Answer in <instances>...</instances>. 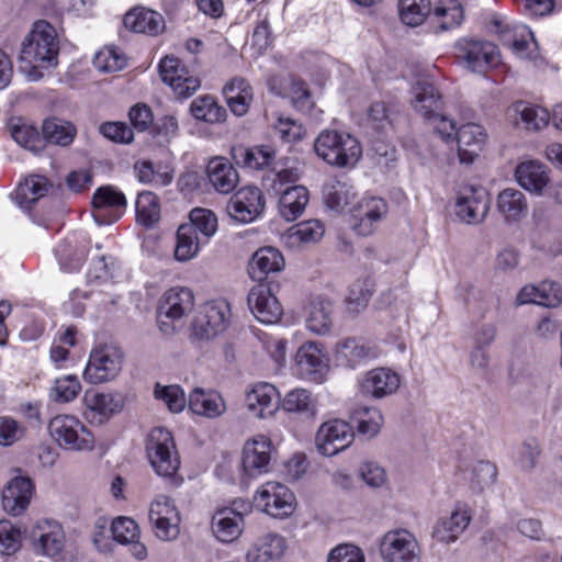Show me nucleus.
I'll return each mask as SVG.
<instances>
[{
  "instance_id": "3",
  "label": "nucleus",
  "mask_w": 562,
  "mask_h": 562,
  "mask_svg": "<svg viewBox=\"0 0 562 562\" xmlns=\"http://www.w3.org/2000/svg\"><path fill=\"white\" fill-rule=\"evenodd\" d=\"M146 452L155 472L171 477L180 467V459L171 432L162 427L154 428L147 438Z\"/></svg>"
},
{
  "instance_id": "49",
  "label": "nucleus",
  "mask_w": 562,
  "mask_h": 562,
  "mask_svg": "<svg viewBox=\"0 0 562 562\" xmlns=\"http://www.w3.org/2000/svg\"><path fill=\"white\" fill-rule=\"evenodd\" d=\"M191 114L206 123H221L226 119V110L220 106L212 95H202L194 99L190 104Z\"/></svg>"
},
{
  "instance_id": "62",
  "label": "nucleus",
  "mask_w": 562,
  "mask_h": 562,
  "mask_svg": "<svg viewBox=\"0 0 562 562\" xmlns=\"http://www.w3.org/2000/svg\"><path fill=\"white\" fill-rule=\"evenodd\" d=\"M111 532L114 540L126 544L139 538V529L137 524L127 517H119L111 525Z\"/></svg>"
},
{
  "instance_id": "36",
  "label": "nucleus",
  "mask_w": 562,
  "mask_h": 562,
  "mask_svg": "<svg viewBox=\"0 0 562 562\" xmlns=\"http://www.w3.org/2000/svg\"><path fill=\"white\" fill-rule=\"evenodd\" d=\"M497 211L505 222H518L528 213V203L525 194L515 188H506L497 195Z\"/></svg>"
},
{
  "instance_id": "39",
  "label": "nucleus",
  "mask_w": 562,
  "mask_h": 562,
  "mask_svg": "<svg viewBox=\"0 0 562 562\" xmlns=\"http://www.w3.org/2000/svg\"><path fill=\"white\" fill-rule=\"evenodd\" d=\"M223 93L235 115L243 116L247 113L252 101V89L246 79L241 77L233 78L225 85Z\"/></svg>"
},
{
  "instance_id": "9",
  "label": "nucleus",
  "mask_w": 562,
  "mask_h": 562,
  "mask_svg": "<svg viewBox=\"0 0 562 562\" xmlns=\"http://www.w3.org/2000/svg\"><path fill=\"white\" fill-rule=\"evenodd\" d=\"M454 50L456 57L472 71L482 72L498 64V49L491 42L460 38Z\"/></svg>"
},
{
  "instance_id": "44",
  "label": "nucleus",
  "mask_w": 562,
  "mask_h": 562,
  "mask_svg": "<svg viewBox=\"0 0 562 562\" xmlns=\"http://www.w3.org/2000/svg\"><path fill=\"white\" fill-rule=\"evenodd\" d=\"M355 187L346 180H335L324 190L325 204L336 211L344 212L352 204L356 198Z\"/></svg>"
},
{
  "instance_id": "47",
  "label": "nucleus",
  "mask_w": 562,
  "mask_h": 562,
  "mask_svg": "<svg viewBox=\"0 0 562 562\" xmlns=\"http://www.w3.org/2000/svg\"><path fill=\"white\" fill-rule=\"evenodd\" d=\"M42 132L46 142L61 147L69 146L77 135V128L72 123L57 117L45 120Z\"/></svg>"
},
{
  "instance_id": "17",
  "label": "nucleus",
  "mask_w": 562,
  "mask_h": 562,
  "mask_svg": "<svg viewBox=\"0 0 562 562\" xmlns=\"http://www.w3.org/2000/svg\"><path fill=\"white\" fill-rule=\"evenodd\" d=\"M245 405L252 417L258 419L272 417L280 408V393L270 383H257L246 393Z\"/></svg>"
},
{
  "instance_id": "53",
  "label": "nucleus",
  "mask_w": 562,
  "mask_h": 562,
  "mask_svg": "<svg viewBox=\"0 0 562 562\" xmlns=\"http://www.w3.org/2000/svg\"><path fill=\"white\" fill-rule=\"evenodd\" d=\"M135 207L137 221L146 227L154 225L160 218L158 196L150 191H144L137 195Z\"/></svg>"
},
{
  "instance_id": "32",
  "label": "nucleus",
  "mask_w": 562,
  "mask_h": 562,
  "mask_svg": "<svg viewBox=\"0 0 562 562\" xmlns=\"http://www.w3.org/2000/svg\"><path fill=\"white\" fill-rule=\"evenodd\" d=\"M194 305L193 293L188 288H171L162 296L159 305V315L171 319H180L192 311Z\"/></svg>"
},
{
  "instance_id": "15",
  "label": "nucleus",
  "mask_w": 562,
  "mask_h": 562,
  "mask_svg": "<svg viewBox=\"0 0 562 562\" xmlns=\"http://www.w3.org/2000/svg\"><path fill=\"white\" fill-rule=\"evenodd\" d=\"M265 209V198L261 190L255 186L239 189L227 202L228 215L239 223L255 221Z\"/></svg>"
},
{
  "instance_id": "63",
  "label": "nucleus",
  "mask_w": 562,
  "mask_h": 562,
  "mask_svg": "<svg viewBox=\"0 0 562 562\" xmlns=\"http://www.w3.org/2000/svg\"><path fill=\"white\" fill-rule=\"evenodd\" d=\"M272 169L276 172V181L280 184L295 183L302 175L300 164L289 158L274 162Z\"/></svg>"
},
{
  "instance_id": "11",
  "label": "nucleus",
  "mask_w": 562,
  "mask_h": 562,
  "mask_svg": "<svg viewBox=\"0 0 562 562\" xmlns=\"http://www.w3.org/2000/svg\"><path fill=\"white\" fill-rule=\"evenodd\" d=\"M255 502L268 515L284 518L294 512L295 497L285 485L270 481L258 490Z\"/></svg>"
},
{
  "instance_id": "46",
  "label": "nucleus",
  "mask_w": 562,
  "mask_h": 562,
  "mask_svg": "<svg viewBox=\"0 0 562 562\" xmlns=\"http://www.w3.org/2000/svg\"><path fill=\"white\" fill-rule=\"evenodd\" d=\"M430 13L441 31L459 26L464 18L463 8L458 0H439Z\"/></svg>"
},
{
  "instance_id": "57",
  "label": "nucleus",
  "mask_w": 562,
  "mask_h": 562,
  "mask_svg": "<svg viewBox=\"0 0 562 562\" xmlns=\"http://www.w3.org/2000/svg\"><path fill=\"white\" fill-rule=\"evenodd\" d=\"M373 294L371 284L368 281H357L349 290L346 299L347 307L350 313L358 314L364 310Z\"/></svg>"
},
{
  "instance_id": "38",
  "label": "nucleus",
  "mask_w": 562,
  "mask_h": 562,
  "mask_svg": "<svg viewBox=\"0 0 562 562\" xmlns=\"http://www.w3.org/2000/svg\"><path fill=\"white\" fill-rule=\"evenodd\" d=\"M49 188L50 184L45 177L32 175L19 184L13 199L22 210L30 211L35 202L48 193Z\"/></svg>"
},
{
  "instance_id": "20",
  "label": "nucleus",
  "mask_w": 562,
  "mask_h": 562,
  "mask_svg": "<svg viewBox=\"0 0 562 562\" xmlns=\"http://www.w3.org/2000/svg\"><path fill=\"white\" fill-rule=\"evenodd\" d=\"M271 459V441L268 437L259 435L248 440L243 449V470L248 476H258L267 473Z\"/></svg>"
},
{
  "instance_id": "14",
  "label": "nucleus",
  "mask_w": 562,
  "mask_h": 562,
  "mask_svg": "<svg viewBox=\"0 0 562 562\" xmlns=\"http://www.w3.org/2000/svg\"><path fill=\"white\" fill-rule=\"evenodd\" d=\"M352 427L345 420L331 419L321 425L316 434L318 451L327 457L337 454L353 441Z\"/></svg>"
},
{
  "instance_id": "13",
  "label": "nucleus",
  "mask_w": 562,
  "mask_h": 562,
  "mask_svg": "<svg viewBox=\"0 0 562 562\" xmlns=\"http://www.w3.org/2000/svg\"><path fill=\"white\" fill-rule=\"evenodd\" d=\"M92 216L98 225L116 222L126 209V199L122 191L112 186L98 188L92 195Z\"/></svg>"
},
{
  "instance_id": "25",
  "label": "nucleus",
  "mask_w": 562,
  "mask_h": 562,
  "mask_svg": "<svg viewBox=\"0 0 562 562\" xmlns=\"http://www.w3.org/2000/svg\"><path fill=\"white\" fill-rule=\"evenodd\" d=\"M471 521L470 509L467 505H458L449 517L437 521L432 537L443 543L457 541L459 536L468 528Z\"/></svg>"
},
{
  "instance_id": "61",
  "label": "nucleus",
  "mask_w": 562,
  "mask_h": 562,
  "mask_svg": "<svg viewBox=\"0 0 562 562\" xmlns=\"http://www.w3.org/2000/svg\"><path fill=\"white\" fill-rule=\"evenodd\" d=\"M179 512L173 501L167 496L157 497L149 508V520L151 524H162V520H177Z\"/></svg>"
},
{
  "instance_id": "43",
  "label": "nucleus",
  "mask_w": 562,
  "mask_h": 562,
  "mask_svg": "<svg viewBox=\"0 0 562 562\" xmlns=\"http://www.w3.org/2000/svg\"><path fill=\"white\" fill-rule=\"evenodd\" d=\"M237 164L250 169H263L274 164L276 150L270 146L239 147L234 149Z\"/></svg>"
},
{
  "instance_id": "41",
  "label": "nucleus",
  "mask_w": 562,
  "mask_h": 562,
  "mask_svg": "<svg viewBox=\"0 0 562 562\" xmlns=\"http://www.w3.org/2000/svg\"><path fill=\"white\" fill-rule=\"evenodd\" d=\"M310 193L303 186H292L285 189L279 199V213L288 222L301 216L308 203Z\"/></svg>"
},
{
  "instance_id": "18",
  "label": "nucleus",
  "mask_w": 562,
  "mask_h": 562,
  "mask_svg": "<svg viewBox=\"0 0 562 562\" xmlns=\"http://www.w3.org/2000/svg\"><path fill=\"white\" fill-rule=\"evenodd\" d=\"M247 301L255 317L263 324H276L283 314L281 303L266 284L252 286Z\"/></svg>"
},
{
  "instance_id": "30",
  "label": "nucleus",
  "mask_w": 562,
  "mask_h": 562,
  "mask_svg": "<svg viewBox=\"0 0 562 562\" xmlns=\"http://www.w3.org/2000/svg\"><path fill=\"white\" fill-rule=\"evenodd\" d=\"M286 550L285 539L274 532L259 537L247 551V562H270L280 559Z\"/></svg>"
},
{
  "instance_id": "24",
  "label": "nucleus",
  "mask_w": 562,
  "mask_h": 562,
  "mask_svg": "<svg viewBox=\"0 0 562 562\" xmlns=\"http://www.w3.org/2000/svg\"><path fill=\"white\" fill-rule=\"evenodd\" d=\"M514 176L521 188L536 195H542L550 182L549 170L538 160L520 162Z\"/></svg>"
},
{
  "instance_id": "56",
  "label": "nucleus",
  "mask_w": 562,
  "mask_h": 562,
  "mask_svg": "<svg viewBox=\"0 0 562 562\" xmlns=\"http://www.w3.org/2000/svg\"><path fill=\"white\" fill-rule=\"evenodd\" d=\"M81 391V384L74 374L57 378L50 390V397L55 402L68 403L75 400Z\"/></svg>"
},
{
  "instance_id": "16",
  "label": "nucleus",
  "mask_w": 562,
  "mask_h": 562,
  "mask_svg": "<svg viewBox=\"0 0 562 562\" xmlns=\"http://www.w3.org/2000/svg\"><path fill=\"white\" fill-rule=\"evenodd\" d=\"M158 69L161 80L181 98H189L201 86L200 79L190 75L176 57L166 56L162 58Z\"/></svg>"
},
{
  "instance_id": "8",
  "label": "nucleus",
  "mask_w": 562,
  "mask_h": 562,
  "mask_svg": "<svg viewBox=\"0 0 562 562\" xmlns=\"http://www.w3.org/2000/svg\"><path fill=\"white\" fill-rule=\"evenodd\" d=\"M352 216V229L360 236H370L389 212L387 202L374 195H364L349 209Z\"/></svg>"
},
{
  "instance_id": "2",
  "label": "nucleus",
  "mask_w": 562,
  "mask_h": 562,
  "mask_svg": "<svg viewBox=\"0 0 562 562\" xmlns=\"http://www.w3.org/2000/svg\"><path fill=\"white\" fill-rule=\"evenodd\" d=\"M316 155L326 164L339 168H352L362 156L359 140L349 133L324 130L314 142Z\"/></svg>"
},
{
  "instance_id": "23",
  "label": "nucleus",
  "mask_w": 562,
  "mask_h": 562,
  "mask_svg": "<svg viewBox=\"0 0 562 562\" xmlns=\"http://www.w3.org/2000/svg\"><path fill=\"white\" fill-rule=\"evenodd\" d=\"M507 114L515 126L527 131H540L550 122L547 109L524 101H518L509 106Z\"/></svg>"
},
{
  "instance_id": "55",
  "label": "nucleus",
  "mask_w": 562,
  "mask_h": 562,
  "mask_svg": "<svg viewBox=\"0 0 562 562\" xmlns=\"http://www.w3.org/2000/svg\"><path fill=\"white\" fill-rule=\"evenodd\" d=\"M189 220L184 225H191L194 234L200 232L206 240L217 231V217L211 210L195 207L190 212Z\"/></svg>"
},
{
  "instance_id": "51",
  "label": "nucleus",
  "mask_w": 562,
  "mask_h": 562,
  "mask_svg": "<svg viewBox=\"0 0 562 562\" xmlns=\"http://www.w3.org/2000/svg\"><path fill=\"white\" fill-rule=\"evenodd\" d=\"M60 267L68 272L78 270L86 260L87 249L85 245L72 244L69 240L60 243L55 249Z\"/></svg>"
},
{
  "instance_id": "35",
  "label": "nucleus",
  "mask_w": 562,
  "mask_h": 562,
  "mask_svg": "<svg viewBox=\"0 0 562 562\" xmlns=\"http://www.w3.org/2000/svg\"><path fill=\"white\" fill-rule=\"evenodd\" d=\"M324 233L325 227L321 221H303L289 228L282 236V241L290 248H300L303 245L319 241Z\"/></svg>"
},
{
  "instance_id": "50",
  "label": "nucleus",
  "mask_w": 562,
  "mask_h": 562,
  "mask_svg": "<svg viewBox=\"0 0 562 562\" xmlns=\"http://www.w3.org/2000/svg\"><path fill=\"white\" fill-rule=\"evenodd\" d=\"M200 244L201 240L191 225H180L177 231L175 258L181 262L194 258L200 250Z\"/></svg>"
},
{
  "instance_id": "59",
  "label": "nucleus",
  "mask_w": 562,
  "mask_h": 562,
  "mask_svg": "<svg viewBox=\"0 0 562 562\" xmlns=\"http://www.w3.org/2000/svg\"><path fill=\"white\" fill-rule=\"evenodd\" d=\"M154 393L156 398L161 400L173 413L182 412L186 407L187 400L179 385L160 386L157 384Z\"/></svg>"
},
{
  "instance_id": "42",
  "label": "nucleus",
  "mask_w": 562,
  "mask_h": 562,
  "mask_svg": "<svg viewBox=\"0 0 562 562\" xmlns=\"http://www.w3.org/2000/svg\"><path fill=\"white\" fill-rule=\"evenodd\" d=\"M280 405L285 412L297 414L306 419H314L317 414V402L305 389L288 392Z\"/></svg>"
},
{
  "instance_id": "26",
  "label": "nucleus",
  "mask_w": 562,
  "mask_h": 562,
  "mask_svg": "<svg viewBox=\"0 0 562 562\" xmlns=\"http://www.w3.org/2000/svg\"><path fill=\"white\" fill-rule=\"evenodd\" d=\"M206 176L215 191L221 194L231 193L239 181L236 168L224 157H214L209 161Z\"/></svg>"
},
{
  "instance_id": "12",
  "label": "nucleus",
  "mask_w": 562,
  "mask_h": 562,
  "mask_svg": "<svg viewBox=\"0 0 562 562\" xmlns=\"http://www.w3.org/2000/svg\"><path fill=\"white\" fill-rule=\"evenodd\" d=\"M490 200L483 188L463 186L458 192L454 204L457 217L467 224H479L487 215Z\"/></svg>"
},
{
  "instance_id": "37",
  "label": "nucleus",
  "mask_w": 562,
  "mask_h": 562,
  "mask_svg": "<svg viewBox=\"0 0 562 562\" xmlns=\"http://www.w3.org/2000/svg\"><path fill=\"white\" fill-rule=\"evenodd\" d=\"M412 105L427 121L440 113L441 100L436 87L426 81L417 82L413 89Z\"/></svg>"
},
{
  "instance_id": "10",
  "label": "nucleus",
  "mask_w": 562,
  "mask_h": 562,
  "mask_svg": "<svg viewBox=\"0 0 562 562\" xmlns=\"http://www.w3.org/2000/svg\"><path fill=\"white\" fill-rule=\"evenodd\" d=\"M250 510L251 506L244 502H234V507L217 509L211 521L212 533L224 543L237 540L245 527L244 515Z\"/></svg>"
},
{
  "instance_id": "58",
  "label": "nucleus",
  "mask_w": 562,
  "mask_h": 562,
  "mask_svg": "<svg viewBox=\"0 0 562 562\" xmlns=\"http://www.w3.org/2000/svg\"><path fill=\"white\" fill-rule=\"evenodd\" d=\"M26 428L23 423L11 416H0V446L10 447L24 438Z\"/></svg>"
},
{
  "instance_id": "60",
  "label": "nucleus",
  "mask_w": 562,
  "mask_h": 562,
  "mask_svg": "<svg viewBox=\"0 0 562 562\" xmlns=\"http://www.w3.org/2000/svg\"><path fill=\"white\" fill-rule=\"evenodd\" d=\"M497 469L488 461H479L472 469L471 487L473 491L482 492L492 485L496 479Z\"/></svg>"
},
{
  "instance_id": "54",
  "label": "nucleus",
  "mask_w": 562,
  "mask_h": 562,
  "mask_svg": "<svg viewBox=\"0 0 562 562\" xmlns=\"http://www.w3.org/2000/svg\"><path fill=\"white\" fill-rule=\"evenodd\" d=\"M126 56L116 47L106 46L93 58V66L101 72H115L126 66Z\"/></svg>"
},
{
  "instance_id": "19",
  "label": "nucleus",
  "mask_w": 562,
  "mask_h": 562,
  "mask_svg": "<svg viewBox=\"0 0 562 562\" xmlns=\"http://www.w3.org/2000/svg\"><path fill=\"white\" fill-rule=\"evenodd\" d=\"M31 538L35 550L47 557L57 555L66 541L61 525L52 519L37 521L31 531Z\"/></svg>"
},
{
  "instance_id": "45",
  "label": "nucleus",
  "mask_w": 562,
  "mask_h": 562,
  "mask_svg": "<svg viewBox=\"0 0 562 562\" xmlns=\"http://www.w3.org/2000/svg\"><path fill=\"white\" fill-rule=\"evenodd\" d=\"M333 324V304L329 300L316 297L310 304L306 319L307 328L317 334L328 333Z\"/></svg>"
},
{
  "instance_id": "28",
  "label": "nucleus",
  "mask_w": 562,
  "mask_h": 562,
  "mask_svg": "<svg viewBox=\"0 0 562 562\" xmlns=\"http://www.w3.org/2000/svg\"><path fill=\"white\" fill-rule=\"evenodd\" d=\"M190 411L206 418H217L226 412L222 395L213 390L194 389L188 400Z\"/></svg>"
},
{
  "instance_id": "33",
  "label": "nucleus",
  "mask_w": 562,
  "mask_h": 562,
  "mask_svg": "<svg viewBox=\"0 0 562 562\" xmlns=\"http://www.w3.org/2000/svg\"><path fill=\"white\" fill-rule=\"evenodd\" d=\"M299 372L304 378L318 381L327 364L319 346L315 342L302 345L295 356Z\"/></svg>"
},
{
  "instance_id": "1",
  "label": "nucleus",
  "mask_w": 562,
  "mask_h": 562,
  "mask_svg": "<svg viewBox=\"0 0 562 562\" xmlns=\"http://www.w3.org/2000/svg\"><path fill=\"white\" fill-rule=\"evenodd\" d=\"M59 42L55 27L40 20L22 42L20 53V69L30 80L37 81L43 77V69L57 65Z\"/></svg>"
},
{
  "instance_id": "40",
  "label": "nucleus",
  "mask_w": 562,
  "mask_h": 562,
  "mask_svg": "<svg viewBox=\"0 0 562 562\" xmlns=\"http://www.w3.org/2000/svg\"><path fill=\"white\" fill-rule=\"evenodd\" d=\"M376 356L375 349L360 339L346 338L337 344L336 359L342 366L355 368L362 361Z\"/></svg>"
},
{
  "instance_id": "6",
  "label": "nucleus",
  "mask_w": 562,
  "mask_h": 562,
  "mask_svg": "<svg viewBox=\"0 0 562 562\" xmlns=\"http://www.w3.org/2000/svg\"><path fill=\"white\" fill-rule=\"evenodd\" d=\"M52 438L59 447L68 450H91L94 437L91 431L75 416L58 415L48 425Z\"/></svg>"
},
{
  "instance_id": "5",
  "label": "nucleus",
  "mask_w": 562,
  "mask_h": 562,
  "mask_svg": "<svg viewBox=\"0 0 562 562\" xmlns=\"http://www.w3.org/2000/svg\"><path fill=\"white\" fill-rule=\"evenodd\" d=\"M124 353L114 345L94 347L83 371V379L90 384L114 380L121 372Z\"/></svg>"
},
{
  "instance_id": "48",
  "label": "nucleus",
  "mask_w": 562,
  "mask_h": 562,
  "mask_svg": "<svg viewBox=\"0 0 562 562\" xmlns=\"http://www.w3.org/2000/svg\"><path fill=\"white\" fill-rule=\"evenodd\" d=\"M8 128L12 138L23 148L32 153L42 150L44 146L43 138L31 124L21 119H13L9 122Z\"/></svg>"
},
{
  "instance_id": "22",
  "label": "nucleus",
  "mask_w": 562,
  "mask_h": 562,
  "mask_svg": "<svg viewBox=\"0 0 562 562\" xmlns=\"http://www.w3.org/2000/svg\"><path fill=\"white\" fill-rule=\"evenodd\" d=\"M83 404L85 417L91 423L97 424H102L123 408V400L120 395L100 393L93 390L86 391Z\"/></svg>"
},
{
  "instance_id": "21",
  "label": "nucleus",
  "mask_w": 562,
  "mask_h": 562,
  "mask_svg": "<svg viewBox=\"0 0 562 562\" xmlns=\"http://www.w3.org/2000/svg\"><path fill=\"white\" fill-rule=\"evenodd\" d=\"M401 385V376L389 368H375L368 371L359 383L364 396L375 400L394 394Z\"/></svg>"
},
{
  "instance_id": "7",
  "label": "nucleus",
  "mask_w": 562,
  "mask_h": 562,
  "mask_svg": "<svg viewBox=\"0 0 562 562\" xmlns=\"http://www.w3.org/2000/svg\"><path fill=\"white\" fill-rule=\"evenodd\" d=\"M384 562H420L422 551L416 538L405 529L387 531L380 541Z\"/></svg>"
},
{
  "instance_id": "52",
  "label": "nucleus",
  "mask_w": 562,
  "mask_h": 562,
  "mask_svg": "<svg viewBox=\"0 0 562 562\" xmlns=\"http://www.w3.org/2000/svg\"><path fill=\"white\" fill-rule=\"evenodd\" d=\"M430 12V0H398L401 21L408 26L420 25Z\"/></svg>"
},
{
  "instance_id": "29",
  "label": "nucleus",
  "mask_w": 562,
  "mask_h": 562,
  "mask_svg": "<svg viewBox=\"0 0 562 562\" xmlns=\"http://www.w3.org/2000/svg\"><path fill=\"white\" fill-rule=\"evenodd\" d=\"M284 267L282 254L273 247L259 248L248 263L249 277L255 281L265 280L270 273L279 272Z\"/></svg>"
},
{
  "instance_id": "34",
  "label": "nucleus",
  "mask_w": 562,
  "mask_h": 562,
  "mask_svg": "<svg viewBox=\"0 0 562 562\" xmlns=\"http://www.w3.org/2000/svg\"><path fill=\"white\" fill-rule=\"evenodd\" d=\"M125 27L148 35H157L165 29L164 16L153 10L136 8L124 15Z\"/></svg>"
},
{
  "instance_id": "27",
  "label": "nucleus",
  "mask_w": 562,
  "mask_h": 562,
  "mask_svg": "<svg viewBox=\"0 0 562 562\" xmlns=\"http://www.w3.org/2000/svg\"><path fill=\"white\" fill-rule=\"evenodd\" d=\"M33 484L29 477L12 479L3 491V508L13 516L21 515L30 505Z\"/></svg>"
},
{
  "instance_id": "64",
  "label": "nucleus",
  "mask_w": 562,
  "mask_h": 562,
  "mask_svg": "<svg viewBox=\"0 0 562 562\" xmlns=\"http://www.w3.org/2000/svg\"><path fill=\"white\" fill-rule=\"evenodd\" d=\"M327 562H366V558L359 547L345 543L330 550Z\"/></svg>"
},
{
  "instance_id": "31",
  "label": "nucleus",
  "mask_w": 562,
  "mask_h": 562,
  "mask_svg": "<svg viewBox=\"0 0 562 562\" xmlns=\"http://www.w3.org/2000/svg\"><path fill=\"white\" fill-rule=\"evenodd\" d=\"M456 136L460 161L464 164L473 162L485 140L483 127L479 124L468 123L458 130Z\"/></svg>"
},
{
  "instance_id": "4",
  "label": "nucleus",
  "mask_w": 562,
  "mask_h": 562,
  "mask_svg": "<svg viewBox=\"0 0 562 562\" xmlns=\"http://www.w3.org/2000/svg\"><path fill=\"white\" fill-rule=\"evenodd\" d=\"M231 307L224 300L205 303L191 325V338L195 341H210L223 334L231 322Z\"/></svg>"
}]
</instances>
